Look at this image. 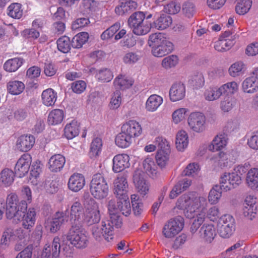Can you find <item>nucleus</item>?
I'll use <instances>...</instances> for the list:
<instances>
[{"label":"nucleus","instance_id":"51","mask_svg":"<svg viewBox=\"0 0 258 258\" xmlns=\"http://www.w3.org/2000/svg\"><path fill=\"white\" fill-rule=\"evenodd\" d=\"M152 28L151 24L146 21L132 28V29L135 34L144 35L149 33Z\"/></svg>","mask_w":258,"mask_h":258},{"label":"nucleus","instance_id":"44","mask_svg":"<svg viewBox=\"0 0 258 258\" xmlns=\"http://www.w3.org/2000/svg\"><path fill=\"white\" fill-rule=\"evenodd\" d=\"M95 77L99 82H109L112 80L113 74L110 69L104 68L99 70Z\"/></svg>","mask_w":258,"mask_h":258},{"label":"nucleus","instance_id":"19","mask_svg":"<svg viewBox=\"0 0 258 258\" xmlns=\"http://www.w3.org/2000/svg\"><path fill=\"white\" fill-rule=\"evenodd\" d=\"M163 101V99L161 96L157 94L151 95L145 103V109L148 112H155L161 106Z\"/></svg>","mask_w":258,"mask_h":258},{"label":"nucleus","instance_id":"60","mask_svg":"<svg viewBox=\"0 0 258 258\" xmlns=\"http://www.w3.org/2000/svg\"><path fill=\"white\" fill-rule=\"evenodd\" d=\"M121 102V93L120 91L116 90L113 93L111 96L109 103V107L111 109H117L120 106Z\"/></svg>","mask_w":258,"mask_h":258},{"label":"nucleus","instance_id":"48","mask_svg":"<svg viewBox=\"0 0 258 258\" xmlns=\"http://www.w3.org/2000/svg\"><path fill=\"white\" fill-rule=\"evenodd\" d=\"M251 5V0H239L235 7V11L239 15H244L249 11Z\"/></svg>","mask_w":258,"mask_h":258},{"label":"nucleus","instance_id":"42","mask_svg":"<svg viewBox=\"0 0 258 258\" xmlns=\"http://www.w3.org/2000/svg\"><path fill=\"white\" fill-rule=\"evenodd\" d=\"M170 151H163L158 150L156 156V161L157 165L161 168L164 167L168 163Z\"/></svg>","mask_w":258,"mask_h":258},{"label":"nucleus","instance_id":"7","mask_svg":"<svg viewBox=\"0 0 258 258\" xmlns=\"http://www.w3.org/2000/svg\"><path fill=\"white\" fill-rule=\"evenodd\" d=\"M31 163V157L28 154H24L18 160L15 167L16 176L23 177L28 173Z\"/></svg>","mask_w":258,"mask_h":258},{"label":"nucleus","instance_id":"20","mask_svg":"<svg viewBox=\"0 0 258 258\" xmlns=\"http://www.w3.org/2000/svg\"><path fill=\"white\" fill-rule=\"evenodd\" d=\"M191 183V180L189 178H183L180 180L170 191V198L173 199L176 198L178 195L188 188Z\"/></svg>","mask_w":258,"mask_h":258},{"label":"nucleus","instance_id":"41","mask_svg":"<svg viewBox=\"0 0 258 258\" xmlns=\"http://www.w3.org/2000/svg\"><path fill=\"white\" fill-rule=\"evenodd\" d=\"M222 94L233 95L236 93L239 89L238 84L235 81L227 82L219 87Z\"/></svg>","mask_w":258,"mask_h":258},{"label":"nucleus","instance_id":"43","mask_svg":"<svg viewBox=\"0 0 258 258\" xmlns=\"http://www.w3.org/2000/svg\"><path fill=\"white\" fill-rule=\"evenodd\" d=\"M101 219L100 211H90L85 212L84 221L88 225H92L93 224L98 223Z\"/></svg>","mask_w":258,"mask_h":258},{"label":"nucleus","instance_id":"35","mask_svg":"<svg viewBox=\"0 0 258 258\" xmlns=\"http://www.w3.org/2000/svg\"><path fill=\"white\" fill-rule=\"evenodd\" d=\"M41 96L43 104L50 106L54 104L57 98V94L53 89L50 88L43 91Z\"/></svg>","mask_w":258,"mask_h":258},{"label":"nucleus","instance_id":"30","mask_svg":"<svg viewBox=\"0 0 258 258\" xmlns=\"http://www.w3.org/2000/svg\"><path fill=\"white\" fill-rule=\"evenodd\" d=\"M102 144L101 138L96 137L93 139L90 144L89 152V155L91 158H96L99 156L102 151Z\"/></svg>","mask_w":258,"mask_h":258},{"label":"nucleus","instance_id":"58","mask_svg":"<svg viewBox=\"0 0 258 258\" xmlns=\"http://www.w3.org/2000/svg\"><path fill=\"white\" fill-rule=\"evenodd\" d=\"M6 215L7 218L9 219L14 218L15 220L20 221L21 219V216L17 210V206L16 205L7 206Z\"/></svg>","mask_w":258,"mask_h":258},{"label":"nucleus","instance_id":"33","mask_svg":"<svg viewBox=\"0 0 258 258\" xmlns=\"http://www.w3.org/2000/svg\"><path fill=\"white\" fill-rule=\"evenodd\" d=\"M24 59L21 57H15L7 60L4 64V70L9 72L16 71L23 63Z\"/></svg>","mask_w":258,"mask_h":258},{"label":"nucleus","instance_id":"15","mask_svg":"<svg viewBox=\"0 0 258 258\" xmlns=\"http://www.w3.org/2000/svg\"><path fill=\"white\" fill-rule=\"evenodd\" d=\"M121 128L131 136L133 139L139 137L142 133L141 125L138 122L134 120H129L124 123Z\"/></svg>","mask_w":258,"mask_h":258},{"label":"nucleus","instance_id":"4","mask_svg":"<svg viewBox=\"0 0 258 258\" xmlns=\"http://www.w3.org/2000/svg\"><path fill=\"white\" fill-rule=\"evenodd\" d=\"M184 226V219L180 216L170 219L163 229V234L166 238H171L178 234Z\"/></svg>","mask_w":258,"mask_h":258},{"label":"nucleus","instance_id":"47","mask_svg":"<svg viewBox=\"0 0 258 258\" xmlns=\"http://www.w3.org/2000/svg\"><path fill=\"white\" fill-rule=\"evenodd\" d=\"M145 16L142 12H135L128 18V24L132 29L137 25L142 24L145 19Z\"/></svg>","mask_w":258,"mask_h":258},{"label":"nucleus","instance_id":"9","mask_svg":"<svg viewBox=\"0 0 258 258\" xmlns=\"http://www.w3.org/2000/svg\"><path fill=\"white\" fill-rule=\"evenodd\" d=\"M185 87L181 83L173 84L169 90V98L172 102H176L182 100L185 96Z\"/></svg>","mask_w":258,"mask_h":258},{"label":"nucleus","instance_id":"18","mask_svg":"<svg viewBox=\"0 0 258 258\" xmlns=\"http://www.w3.org/2000/svg\"><path fill=\"white\" fill-rule=\"evenodd\" d=\"M200 236L207 243H211L214 239L216 232L213 225H203L200 230Z\"/></svg>","mask_w":258,"mask_h":258},{"label":"nucleus","instance_id":"57","mask_svg":"<svg viewBox=\"0 0 258 258\" xmlns=\"http://www.w3.org/2000/svg\"><path fill=\"white\" fill-rule=\"evenodd\" d=\"M207 205V201L206 198L204 197L195 198L193 199V202L190 205V212H195L200 208L202 207V210H204V206Z\"/></svg>","mask_w":258,"mask_h":258},{"label":"nucleus","instance_id":"3","mask_svg":"<svg viewBox=\"0 0 258 258\" xmlns=\"http://www.w3.org/2000/svg\"><path fill=\"white\" fill-rule=\"evenodd\" d=\"M187 123L192 132L202 133L206 129V117L203 113L192 112L188 117Z\"/></svg>","mask_w":258,"mask_h":258},{"label":"nucleus","instance_id":"55","mask_svg":"<svg viewBox=\"0 0 258 258\" xmlns=\"http://www.w3.org/2000/svg\"><path fill=\"white\" fill-rule=\"evenodd\" d=\"M200 171L199 165L195 163L189 164L182 172L183 176H195Z\"/></svg>","mask_w":258,"mask_h":258},{"label":"nucleus","instance_id":"16","mask_svg":"<svg viewBox=\"0 0 258 258\" xmlns=\"http://www.w3.org/2000/svg\"><path fill=\"white\" fill-rule=\"evenodd\" d=\"M114 193L117 198L128 196V183L126 178H115L113 181Z\"/></svg>","mask_w":258,"mask_h":258},{"label":"nucleus","instance_id":"64","mask_svg":"<svg viewBox=\"0 0 258 258\" xmlns=\"http://www.w3.org/2000/svg\"><path fill=\"white\" fill-rule=\"evenodd\" d=\"M232 45V42L228 41L227 40H219L215 42L214 48L218 51H224L228 50Z\"/></svg>","mask_w":258,"mask_h":258},{"label":"nucleus","instance_id":"45","mask_svg":"<svg viewBox=\"0 0 258 258\" xmlns=\"http://www.w3.org/2000/svg\"><path fill=\"white\" fill-rule=\"evenodd\" d=\"M8 15L14 19H20L23 15L22 5L19 3L10 5L8 8Z\"/></svg>","mask_w":258,"mask_h":258},{"label":"nucleus","instance_id":"31","mask_svg":"<svg viewBox=\"0 0 258 258\" xmlns=\"http://www.w3.org/2000/svg\"><path fill=\"white\" fill-rule=\"evenodd\" d=\"M82 202L85 209V212L90 211L99 210V206L88 192H85L83 195Z\"/></svg>","mask_w":258,"mask_h":258},{"label":"nucleus","instance_id":"8","mask_svg":"<svg viewBox=\"0 0 258 258\" xmlns=\"http://www.w3.org/2000/svg\"><path fill=\"white\" fill-rule=\"evenodd\" d=\"M84 209L80 202H75L71 207V221L72 226L80 224L82 226L84 219Z\"/></svg>","mask_w":258,"mask_h":258},{"label":"nucleus","instance_id":"46","mask_svg":"<svg viewBox=\"0 0 258 258\" xmlns=\"http://www.w3.org/2000/svg\"><path fill=\"white\" fill-rule=\"evenodd\" d=\"M188 110L186 108H180L174 110L172 114V122L177 124L186 118Z\"/></svg>","mask_w":258,"mask_h":258},{"label":"nucleus","instance_id":"6","mask_svg":"<svg viewBox=\"0 0 258 258\" xmlns=\"http://www.w3.org/2000/svg\"><path fill=\"white\" fill-rule=\"evenodd\" d=\"M90 191L93 197L99 200L106 198L108 188L104 178H92L90 182Z\"/></svg>","mask_w":258,"mask_h":258},{"label":"nucleus","instance_id":"53","mask_svg":"<svg viewBox=\"0 0 258 258\" xmlns=\"http://www.w3.org/2000/svg\"><path fill=\"white\" fill-rule=\"evenodd\" d=\"M247 171V166L238 165L235 167L232 172H225L221 177H241Z\"/></svg>","mask_w":258,"mask_h":258},{"label":"nucleus","instance_id":"52","mask_svg":"<svg viewBox=\"0 0 258 258\" xmlns=\"http://www.w3.org/2000/svg\"><path fill=\"white\" fill-rule=\"evenodd\" d=\"M85 183V178H69L68 184L70 189L77 192L83 187Z\"/></svg>","mask_w":258,"mask_h":258},{"label":"nucleus","instance_id":"34","mask_svg":"<svg viewBox=\"0 0 258 258\" xmlns=\"http://www.w3.org/2000/svg\"><path fill=\"white\" fill-rule=\"evenodd\" d=\"M64 118V113L62 110L59 109L51 111L48 116L47 121L49 124L56 125L60 123Z\"/></svg>","mask_w":258,"mask_h":258},{"label":"nucleus","instance_id":"49","mask_svg":"<svg viewBox=\"0 0 258 258\" xmlns=\"http://www.w3.org/2000/svg\"><path fill=\"white\" fill-rule=\"evenodd\" d=\"M120 28L119 22H116L105 30L101 35L102 40H108L110 39Z\"/></svg>","mask_w":258,"mask_h":258},{"label":"nucleus","instance_id":"10","mask_svg":"<svg viewBox=\"0 0 258 258\" xmlns=\"http://www.w3.org/2000/svg\"><path fill=\"white\" fill-rule=\"evenodd\" d=\"M35 139L31 135H24L19 137L16 142V147L22 152L29 151L34 146Z\"/></svg>","mask_w":258,"mask_h":258},{"label":"nucleus","instance_id":"37","mask_svg":"<svg viewBox=\"0 0 258 258\" xmlns=\"http://www.w3.org/2000/svg\"><path fill=\"white\" fill-rule=\"evenodd\" d=\"M133 83L134 81L132 79H128L127 77L122 75L117 76L113 81L114 85L121 89L130 88L133 85Z\"/></svg>","mask_w":258,"mask_h":258},{"label":"nucleus","instance_id":"56","mask_svg":"<svg viewBox=\"0 0 258 258\" xmlns=\"http://www.w3.org/2000/svg\"><path fill=\"white\" fill-rule=\"evenodd\" d=\"M193 199H191L188 195H184L178 200L177 206L180 209H187L189 211Z\"/></svg>","mask_w":258,"mask_h":258},{"label":"nucleus","instance_id":"61","mask_svg":"<svg viewBox=\"0 0 258 258\" xmlns=\"http://www.w3.org/2000/svg\"><path fill=\"white\" fill-rule=\"evenodd\" d=\"M140 59V56L136 52L130 51L126 53L122 58L124 63L128 64H133Z\"/></svg>","mask_w":258,"mask_h":258},{"label":"nucleus","instance_id":"38","mask_svg":"<svg viewBox=\"0 0 258 258\" xmlns=\"http://www.w3.org/2000/svg\"><path fill=\"white\" fill-rule=\"evenodd\" d=\"M25 88L24 83L19 81H11L7 84L8 92L14 95L21 94Z\"/></svg>","mask_w":258,"mask_h":258},{"label":"nucleus","instance_id":"59","mask_svg":"<svg viewBox=\"0 0 258 258\" xmlns=\"http://www.w3.org/2000/svg\"><path fill=\"white\" fill-rule=\"evenodd\" d=\"M178 62V57L175 55H171L163 59L162 66L165 69H169L176 66Z\"/></svg>","mask_w":258,"mask_h":258},{"label":"nucleus","instance_id":"12","mask_svg":"<svg viewBox=\"0 0 258 258\" xmlns=\"http://www.w3.org/2000/svg\"><path fill=\"white\" fill-rule=\"evenodd\" d=\"M104 221H102L101 227L95 225L92 227V232L93 237L97 241H100L104 238L108 242L113 239V234L108 233L107 227L104 226Z\"/></svg>","mask_w":258,"mask_h":258},{"label":"nucleus","instance_id":"21","mask_svg":"<svg viewBox=\"0 0 258 258\" xmlns=\"http://www.w3.org/2000/svg\"><path fill=\"white\" fill-rule=\"evenodd\" d=\"M172 22V20L170 16L165 14H162L151 24V26L152 28L162 30L169 27Z\"/></svg>","mask_w":258,"mask_h":258},{"label":"nucleus","instance_id":"62","mask_svg":"<svg viewBox=\"0 0 258 258\" xmlns=\"http://www.w3.org/2000/svg\"><path fill=\"white\" fill-rule=\"evenodd\" d=\"M234 105L233 99L229 96L225 97L220 103V108L224 112H229Z\"/></svg>","mask_w":258,"mask_h":258},{"label":"nucleus","instance_id":"26","mask_svg":"<svg viewBox=\"0 0 258 258\" xmlns=\"http://www.w3.org/2000/svg\"><path fill=\"white\" fill-rule=\"evenodd\" d=\"M110 219L106 221H104V226H106L107 227L108 233H111L113 234V227H115L116 228L121 227L122 225V219L118 214H109Z\"/></svg>","mask_w":258,"mask_h":258},{"label":"nucleus","instance_id":"11","mask_svg":"<svg viewBox=\"0 0 258 258\" xmlns=\"http://www.w3.org/2000/svg\"><path fill=\"white\" fill-rule=\"evenodd\" d=\"M130 157L127 154H121L115 155L113 159L112 169L115 172H120L129 167Z\"/></svg>","mask_w":258,"mask_h":258},{"label":"nucleus","instance_id":"14","mask_svg":"<svg viewBox=\"0 0 258 258\" xmlns=\"http://www.w3.org/2000/svg\"><path fill=\"white\" fill-rule=\"evenodd\" d=\"M137 6V2L119 0V4L115 7V12L119 16L126 15L135 10Z\"/></svg>","mask_w":258,"mask_h":258},{"label":"nucleus","instance_id":"25","mask_svg":"<svg viewBox=\"0 0 258 258\" xmlns=\"http://www.w3.org/2000/svg\"><path fill=\"white\" fill-rule=\"evenodd\" d=\"M79 123L75 119L68 123L64 129V135L69 140L72 139L77 136L79 133Z\"/></svg>","mask_w":258,"mask_h":258},{"label":"nucleus","instance_id":"22","mask_svg":"<svg viewBox=\"0 0 258 258\" xmlns=\"http://www.w3.org/2000/svg\"><path fill=\"white\" fill-rule=\"evenodd\" d=\"M257 199L252 195L247 196L245 199V205L243 210V214L245 217L251 216L253 213H256L257 206L256 205Z\"/></svg>","mask_w":258,"mask_h":258},{"label":"nucleus","instance_id":"1","mask_svg":"<svg viewBox=\"0 0 258 258\" xmlns=\"http://www.w3.org/2000/svg\"><path fill=\"white\" fill-rule=\"evenodd\" d=\"M149 45L152 47V53L156 57H162L174 49V45L161 33H156L150 35Z\"/></svg>","mask_w":258,"mask_h":258},{"label":"nucleus","instance_id":"27","mask_svg":"<svg viewBox=\"0 0 258 258\" xmlns=\"http://www.w3.org/2000/svg\"><path fill=\"white\" fill-rule=\"evenodd\" d=\"M222 96L219 87L210 86L207 88L203 94L205 99L208 101H214L219 99Z\"/></svg>","mask_w":258,"mask_h":258},{"label":"nucleus","instance_id":"23","mask_svg":"<svg viewBox=\"0 0 258 258\" xmlns=\"http://www.w3.org/2000/svg\"><path fill=\"white\" fill-rule=\"evenodd\" d=\"M189 143L188 136L184 130L178 131L176 136L175 145L177 150L183 152L188 147Z\"/></svg>","mask_w":258,"mask_h":258},{"label":"nucleus","instance_id":"63","mask_svg":"<svg viewBox=\"0 0 258 258\" xmlns=\"http://www.w3.org/2000/svg\"><path fill=\"white\" fill-rule=\"evenodd\" d=\"M60 239L58 236L54 238L51 247H50V254L52 257H57L60 253Z\"/></svg>","mask_w":258,"mask_h":258},{"label":"nucleus","instance_id":"24","mask_svg":"<svg viewBox=\"0 0 258 258\" xmlns=\"http://www.w3.org/2000/svg\"><path fill=\"white\" fill-rule=\"evenodd\" d=\"M241 88L244 93L252 94L258 91V84L250 75L242 82Z\"/></svg>","mask_w":258,"mask_h":258},{"label":"nucleus","instance_id":"39","mask_svg":"<svg viewBox=\"0 0 258 258\" xmlns=\"http://www.w3.org/2000/svg\"><path fill=\"white\" fill-rule=\"evenodd\" d=\"M119 199L118 201V208L119 212H120L122 215L127 216L131 214V207L128 199V196L126 197L117 198Z\"/></svg>","mask_w":258,"mask_h":258},{"label":"nucleus","instance_id":"50","mask_svg":"<svg viewBox=\"0 0 258 258\" xmlns=\"http://www.w3.org/2000/svg\"><path fill=\"white\" fill-rule=\"evenodd\" d=\"M57 46L60 51L63 53L68 52L71 49L70 38L66 36H63L59 38L57 40Z\"/></svg>","mask_w":258,"mask_h":258},{"label":"nucleus","instance_id":"2","mask_svg":"<svg viewBox=\"0 0 258 258\" xmlns=\"http://www.w3.org/2000/svg\"><path fill=\"white\" fill-rule=\"evenodd\" d=\"M81 227L79 224L71 226L67 235V240L78 248H85L88 243L87 237L80 231Z\"/></svg>","mask_w":258,"mask_h":258},{"label":"nucleus","instance_id":"5","mask_svg":"<svg viewBox=\"0 0 258 258\" xmlns=\"http://www.w3.org/2000/svg\"><path fill=\"white\" fill-rule=\"evenodd\" d=\"M68 216L63 212H56L52 218H48L44 222L46 229L51 233L59 230L62 226L68 221Z\"/></svg>","mask_w":258,"mask_h":258},{"label":"nucleus","instance_id":"28","mask_svg":"<svg viewBox=\"0 0 258 258\" xmlns=\"http://www.w3.org/2000/svg\"><path fill=\"white\" fill-rule=\"evenodd\" d=\"M134 183L137 192L143 197L149 191L150 184L146 178H134Z\"/></svg>","mask_w":258,"mask_h":258},{"label":"nucleus","instance_id":"36","mask_svg":"<svg viewBox=\"0 0 258 258\" xmlns=\"http://www.w3.org/2000/svg\"><path fill=\"white\" fill-rule=\"evenodd\" d=\"M245 71V65L241 61L232 64L228 69V73L232 77H237L243 75Z\"/></svg>","mask_w":258,"mask_h":258},{"label":"nucleus","instance_id":"40","mask_svg":"<svg viewBox=\"0 0 258 258\" xmlns=\"http://www.w3.org/2000/svg\"><path fill=\"white\" fill-rule=\"evenodd\" d=\"M89 34L83 32L76 35L72 40V46L75 48H80L82 47L88 40Z\"/></svg>","mask_w":258,"mask_h":258},{"label":"nucleus","instance_id":"54","mask_svg":"<svg viewBox=\"0 0 258 258\" xmlns=\"http://www.w3.org/2000/svg\"><path fill=\"white\" fill-rule=\"evenodd\" d=\"M218 185H215L210 190L208 199L211 204L217 203L221 197V190Z\"/></svg>","mask_w":258,"mask_h":258},{"label":"nucleus","instance_id":"32","mask_svg":"<svg viewBox=\"0 0 258 258\" xmlns=\"http://www.w3.org/2000/svg\"><path fill=\"white\" fill-rule=\"evenodd\" d=\"M21 219L22 225L26 229H30L33 227L35 222L36 213L34 209H30L26 214H24Z\"/></svg>","mask_w":258,"mask_h":258},{"label":"nucleus","instance_id":"29","mask_svg":"<svg viewBox=\"0 0 258 258\" xmlns=\"http://www.w3.org/2000/svg\"><path fill=\"white\" fill-rule=\"evenodd\" d=\"M133 139L124 130L121 128V132L116 137V145L120 148L128 147L133 142Z\"/></svg>","mask_w":258,"mask_h":258},{"label":"nucleus","instance_id":"13","mask_svg":"<svg viewBox=\"0 0 258 258\" xmlns=\"http://www.w3.org/2000/svg\"><path fill=\"white\" fill-rule=\"evenodd\" d=\"M227 144V138L225 133L218 134L208 146L209 151L212 152L221 151Z\"/></svg>","mask_w":258,"mask_h":258},{"label":"nucleus","instance_id":"17","mask_svg":"<svg viewBox=\"0 0 258 258\" xmlns=\"http://www.w3.org/2000/svg\"><path fill=\"white\" fill-rule=\"evenodd\" d=\"M66 163L64 156L60 154L52 156L49 160L48 168L52 172H57L61 170Z\"/></svg>","mask_w":258,"mask_h":258}]
</instances>
